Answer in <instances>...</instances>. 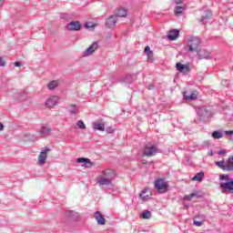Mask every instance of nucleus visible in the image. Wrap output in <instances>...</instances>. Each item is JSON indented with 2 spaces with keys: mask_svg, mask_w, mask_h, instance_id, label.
Here are the masks:
<instances>
[{
  "mask_svg": "<svg viewBox=\"0 0 233 233\" xmlns=\"http://www.w3.org/2000/svg\"><path fill=\"white\" fill-rule=\"evenodd\" d=\"M219 179V188L222 194H228V192L233 194V179H230L228 175H220Z\"/></svg>",
  "mask_w": 233,
  "mask_h": 233,
  "instance_id": "nucleus-2",
  "label": "nucleus"
},
{
  "mask_svg": "<svg viewBox=\"0 0 233 233\" xmlns=\"http://www.w3.org/2000/svg\"><path fill=\"white\" fill-rule=\"evenodd\" d=\"M64 216L67 221H79L81 219V216L74 210H66L64 212Z\"/></svg>",
  "mask_w": 233,
  "mask_h": 233,
  "instance_id": "nucleus-6",
  "label": "nucleus"
},
{
  "mask_svg": "<svg viewBox=\"0 0 233 233\" xmlns=\"http://www.w3.org/2000/svg\"><path fill=\"white\" fill-rule=\"evenodd\" d=\"M132 81H134V79L132 78V75H127L121 80L122 83H127L128 85H130V83H132Z\"/></svg>",
  "mask_w": 233,
  "mask_h": 233,
  "instance_id": "nucleus-31",
  "label": "nucleus"
},
{
  "mask_svg": "<svg viewBox=\"0 0 233 233\" xmlns=\"http://www.w3.org/2000/svg\"><path fill=\"white\" fill-rule=\"evenodd\" d=\"M48 152H50V148L48 147H44L39 156H38V164L40 166L45 165V163H46V157H48Z\"/></svg>",
  "mask_w": 233,
  "mask_h": 233,
  "instance_id": "nucleus-8",
  "label": "nucleus"
},
{
  "mask_svg": "<svg viewBox=\"0 0 233 233\" xmlns=\"http://www.w3.org/2000/svg\"><path fill=\"white\" fill-rule=\"evenodd\" d=\"M83 25L78 21H73L67 24L66 28L69 32H79Z\"/></svg>",
  "mask_w": 233,
  "mask_h": 233,
  "instance_id": "nucleus-10",
  "label": "nucleus"
},
{
  "mask_svg": "<svg viewBox=\"0 0 233 233\" xmlns=\"http://www.w3.org/2000/svg\"><path fill=\"white\" fill-rule=\"evenodd\" d=\"M59 103V96H51L46 101V108H54Z\"/></svg>",
  "mask_w": 233,
  "mask_h": 233,
  "instance_id": "nucleus-9",
  "label": "nucleus"
},
{
  "mask_svg": "<svg viewBox=\"0 0 233 233\" xmlns=\"http://www.w3.org/2000/svg\"><path fill=\"white\" fill-rule=\"evenodd\" d=\"M176 68L181 74H188V72H190V67H188V66L183 65L181 63H177Z\"/></svg>",
  "mask_w": 233,
  "mask_h": 233,
  "instance_id": "nucleus-14",
  "label": "nucleus"
},
{
  "mask_svg": "<svg viewBox=\"0 0 233 233\" xmlns=\"http://www.w3.org/2000/svg\"><path fill=\"white\" fill-rule=\"evenodd\" d=\"M211 136L213 139H221V137H223V133L219 130H216L213 131Z\"/></svg>",
  "mask_w": 233,
  "mask_h": 233,
  "instance_id": "nucleus-30",
  "label": "nucleus"
},
{
  "mask_svg": "<svg viewBox=\"0 0 233 233\" xmlns=\"http://www.w3.org/2000/svg\"><path fill=\"white\" fill-rule=\"evenodd\" d=\"M116 23H117V15H112L106 19V26H107V28H114Z\"/></svg>",
  "mask_w": 233,
  "mask_h": 233,
  "instance_id": "nucleus-13",
  "label": "nucleus"
},
{
  "mask_svg": "<svg viewBox=\"0 0 233 233\" xmlns=\"http://www.w3.org/2000/svg\"><path fill=\"white\" fill-rule=\"evenodd\" d=\"M144 52L147 56L149 61H154V53L150 50V46H146Z\"/></svg>",
  "mask_w": 233,
  "mask_h": 233,
  "instance_id": "nucleus-22",
  "label": "nucleus"
},
{
  "mask_svg": "<svg viewBox=\"0 0 233 233\" xmlns=\"http://www.w3.org/2000/svg\"><path fill=\"white\" fill-rule=\"evenodd\" d=\"M93 128L94 130H99L100 132H105V124L95 122L93 124Z\"/></svg>",
  "mask_w": 233,
  "mask_h": 233,
  "instance_id": "nucleus-25",
  "label": "nucleus"
},
{
  "mask_svg": "<svg viewBox=\"0 0 233 233\" xmlns=\"http://www.w3.org/2000/svg\"><path fill=\"white\" fill-rule=\"evenodd\" d=\"M187 52L191 54H199L201 50V40L198 36H189L187 41Z\"/></svg>",
  "mask_w": 233,
  "mask_h": 233,
  "instance_id": "nucleus-3",
  "label": "nucleus"
},
{
  "mask_svg": "<svg viewBox=\"0 0 233 233\" xmlns=\"http://www.w3.org/2000/svg\"><path fill=\"white\" fill-rule=\"evenodd\" d=\"M212 15V13H210V11H208L207 15L202 16L200 23H202L203 25H207V23H208V19H210Z\"/></svg>",
  "mask_w": 233,
  "mask_h": 233,
  "instance_id": "nucleus-29",
  "label": "nucleus"
},
{
  "mask_svg": "<svg viewBox=\"0 0 233 233\" xmlns=\"http://www.w3.org/2000/svg\"><path fill=\"white\" fill-rule=\"evenodd\" d=\"M15 66H17V67L22 66L21 62L19 61L15 62Z\"/></svg>",
  "mask_w": 233,
  "mask_h": 233,
  "instance_id": "nucleus-43",
  "label": "nucleus"
},
{
  "mask_svg": "<svg viewBox=\"0 0 233 233\" xmlns=\"http://www.w3.org/2000/svg\"><path fill=\"white\" fill-rule=\"evenodd\" d=\"M184 199L185 201H190V199H192V197L190 195H186L184 196Z\"/></svg>",
  "mask_w": 233,
  "mask_h": 233,
  "instance_id": "nucleus-39",
  "label": "nucleus"
},
{
  "mask_svg": "<svg viewBox=\"0 0 233 233\" xmlns=\"http://www.w3.org/2000/svg\"><path fill=\"white\" fill-rule=\"evenodd\" d=\"M57 86H59V82L57 80H53L48 84L47 88L48 90H56Z\"/></svg>",
  "mask_w": 233,
  "mask_h": 233,
  "instance_id": "nucleus-27",
  "label": "nucleus"
},
{
  "mask_svg": "<svg viewBox=\"0 0 233 233\" xmlns=\"http://www.w3.org/2000/svg\"><path fill=\"white\" fill-rule=\"evenodd\" d=\"M175 3H176V5H181L182 2H181V0H176Z\"/></svg>",
  "mask_w": 233,
  "mask_h": 233,
  "instance_id": "nucleus-47",
  "label": "nucleus"
},
{
  "mask_svg": "<svg viewBox=\"0 0 233 233\" xmlns=\"http://www.w3.org/2000/svg\"><path fill=\"white\" fill-rule=\"evenodd\" d=\"M95 219L97 225H105L106 223V219H105V217L99 211L95 212Z\"/></svg>",
  "mask_w": 233,
  "mask_h": 233,
  "instance_id": "nucleus-15",
  "label": "nucleus"
},
{
  "mask_svg": "<svg viewBox=\"0 0 233 233\" xmlns=\"http://www.w3.org/2000/svg\"><path fill=\"white\" fill-rule=\"evenodd\" d=\"M190 197H191V198H199V196H198V194H196V193H191Z\"/></svg>",
  "mask_w": 233,
  "mask_h": 233,
  "instance_id": "nucleus-45",
  "label": "nucleus"
},
{
  "mask_svg": "<svg viewBox=\"0 0 233 233\" xmlns=\"http://www.w3.org/2000/svg\"><path fill=\"white\" fill-rule=\"evenodd\" d=\"M203 177H205V173L203 171H200L198 173H197L193 177H192V181H203Z\"/></svg>",
  "mask_w": 233,
  "mask_h": 233,
  "instance_id": "nucleus-24",
  "label": "nucleus"
},
{
  "mask_svg": "<svg viewBox=\"0 0 233 233\" xmlns=\"http://www.w3.org/2000/svg\"><path fill=\"white\" fill-rule=\"evenodd\" d=\"M94 25H89L88 24L86 25V28H92Z\"/></svg>",
  "mask_w": 233,
  "mask_h": 233,
  "instance_id": "nucleus-48",
  "label": "nucleus"
},
{
  "mask_svg": "<svg viewBox=\"0 0 233 233\" xmlns=\"http://www.w3.org/2000/svg\"><path fill=\"white\" fill-rule=\"evenodd\" d=\"M3 6V0H0V8Z\"/></svg>",
  "mask_w": 233,
  "mask_h": 233,
  "instance_id": "nucleus-50",
  "label": "nucleus"
},
{
  "mask_svg": "<svg viewBox=\"0 0 233 233\" xmlns=\"http://www.w3.org/2000/svg\"><path fill=\"white\" fill-rule=\"evenodd\" d=\"M208 156H214V150L210 149L209 152L208 153Z\"/></svg>",
  "mask_w": 233,
  "mask_h": 233,
  "instance_id": "nucleus-44",
  "label": "nucleus"
},
{
  "mask_svg": "<svg viewBox=\"0 0 233 233\" xmlns=\"http://www.w3.org/2000/svg\"><path fill=\"white\" fill-rule=\"evenodd\" d=\"M114 179H116V171L111 168H106L102 170L96 177V185L100 187H112Z\"/></svg>",
  "mask_w": 233,
  "mask_h": 233,
  "instance_id": "nucleus-1",
  "label": "nucleus"
},
{
  "mask_svg": "<svg viewBox=\"0 0 233 233\" xmlns=\"http://www.w3.org/2000/svg\"><path fill=\"white\" fill-rule=\"evenodd\" d=\"M193 225L195 227H201L203 225V221H198V220H194L193 221Z\"/></svg>",
  "mask_w": 233,
  "mask_h": 233,
  "instance_id": "nucleus-36",
  "label": "nucleus"
},
{
  "mask_svg": "<svg viewBox=\"0 0 233 233\" xmlns=\"http://www.w3.org/2000/svg\"><path fill=\"white\" fill-rule=\"evenodd\" d=\"M97 48H99V45L97 44V42H93V44L84 51V57H88V56H92V54H94V52Z\"/></svg>",
  "mask_w": 233,
  "mask_h": 233,
  "instance_id": "nucleus-11",
  "label": "nucleus"
},
{
  "mask_svg": "<svg viewBox=\"0 0 233 233\" xmlns=\"http://www.w3.org/2000/svg\"><path fill=\"white\" fill-rule=\"evenodd\" d=\"M50 132H52V128H50V127L46 125H42L40 130L38 131V134L40 137L45 138L50 136Z\"/></svg>",
  "mask_w": 233,
  "mask_h": 233,
  "instance_id": "nucleus-12",
  "label": "nucleus"
},
{
  "mask_svg": "<svg viewBox=\"0 0 233 233\" xmlns=\"http://www.w3.org/2000/svg\"><path fill=\"white\" fill-rule=\"evenodd\" d=\"M196 112L198 117H207L208 116V111L205 107H197Z\"/></svg>",
  "mask_w": 233,
  "mask_h": 233,
  "instance_id": "nucleus-19",
  "label": "nucleus"
},
{
  "mask_svg": "<svg viewBox=\"0 0 233 233\" xmlns=\"http://www.w3.org/2000/svg\"><path fill=\"white\" fill-rule=\"evenodd\" d=\"M70 114H77V106L76 105H71L69 106Z\"/></svg>",
  "mask_w": 233,
  "mask_h": 233,
  "instance_id": "nucleus-33",
  "label": "nucleus"
},
{
  "mask_svg": "<svg viewBox=\"0 0 233 233\" xmlns=\"http://www.w3.org/2000/svg\"><path fill=\"white\" fill-rule=\"evenodd\" d=\"M5 130V125L0 122V132H3Z\"/></svg>",
  "mask_w": 233,
  "mask_h": 233,
  "instance_id": "nucleus-42",
  "label": "nucleus"
},
{
  "mask_svg": "<svg viewBox=\"0 0 233 233\" xmlns=\"http://www.w3.org/2000/svg\"><path fill=\"white\" fill-rule=\"evenodd\" d=\"M225 154H227V150H225V149L219 150V151L218 152V156H225Z\"/></svg>",
  "mask_w": 233,
  "mask_h": 233,
  "instance_id": "nucleus-38",
  "label": "nucleus"
},
{
  "mask_svg": "<svg viewBox=\"0 0 233 233\" xmlns=\"http://www.w3.org/2000/svg\"><path fill=\"white\" fill-rule=\"evenodd\" d=\"M77 163H84L86 168H91V167H94V163H92V161H90L89 158H86V157L77 158Z\"/></svg>",
  "mask_w": 233,
  "mask_h": 233,
  "instance_id": "nucleus-18",
  "label": "nucleus"
},
{
  "mask_svg": "<svg viewBox=\"0 0 233 233\" xmlns=\"http://www.w3.org/2000/svg\"><path fill=\"white\" fill-rule=\"evenodd\" d=\"M147 88L148 90H152L154 88V85L150 84Z\"/></svg>",
  "mask_w": 233,
  "mask_h": 233,
  "instance_id": "nucleus-46",
  "label": "nucleus"
},
{
  "mask_svg": "<svg viewBox=\"0 0 233 233\" xmlns=\"http://www.w3.org/2000/svg\"><path fill=\"white\" fill-rule=\"evenodd\" d=\"M150 196H151L150 189L146 188L141 191L139 198L141 201H148V199H150Z\"/></svg>",
  "mask_w": 233,
  "mask_h": 233,
  "instance_id": "nucleus-16",
  "label": "nucleus"
},
{
  "mask_svg": "<svg viewBox=\"0 0 233 233\" xmlns=\"http://www.w3.org/2000/svg\"><path fill=\"white\" fill-rule=\"evenodd\" d=\"M5 63L3 57H0V66H5Z\"/></svg>",
  "mask_w": 233,
  "mask_h": 233,
  "instance_id": "nucleus-40",
  "label": "nucleus"
},
{
  "mask_svg": "<svg viewBox=\"0 0 233 233\" xmlns=\"http://www.w3.org/2000/svg\"><path fill=\"white\" fill-rule=\"evenodd\" d=\"M142 163H145V160H142Z\"/></svg>",
  "mask_w": 233,
  "mask_h": 233,
  "instance_id": "nucleus-51",
  "label": "nucleus"
},
{
  "mask_svg": "<svg viewBox=\"0 0 233 233\" xmlns=\"http://www.w3.org/2000/svg\"><path fill=\"white\" fill-rule=\"evenodd\" d=\"M106 132H107V134H114V127H106Z\"/></svg>",
  "mask_w": 233,
  "mask_h": 233,
  "instance_id": "nucleus-37",
  "label": "nucleus"
},
{
  "mask_svg": "<svg viewBox=\"0 0 233 233\" xmlns=\"http://www.w3.org/2000/svg\"><path fill=\"white\" fill-rule=\"evenodd\" d=\"M140 218L142 219H150L152 218V212H150L149 210H144L140 215Z\"/></svg>",
  "mask_w": 233,
  "mask_h": 233,
  "instance_id": "nucleus-28",
  "label": "nucleus"
},
{
  "mask_svg": "<svg viewBox=\"0 0 233 233\" xmlns=\"http://www.w3.org/2000/svg\"><path fill=\"white\" fill-rule=\"evenodd\" d=\"M161 152L156 146L146 147L143 150V156L146 157H152L156 156V154H159Z\"/></svg>",
  "mask_w": 233,
  "mask_h": 233,
  "instance_id": "nucleus-7",
  "label": "nucleus"
},
{
  "mask_svg": "<svg viewBox=\"0 0 233 233\" xmlns=\"http://www.w3.org/2000/svg\"><path fill=\"white\" fill-rule=\"evenodd\" d=\"M127 14H128V11H127V9L120 8L116 11V14L115 15H116V17H127Z\"/></svg>",
  "mask_w": 233,
  "mask_h": 233,
  "instance_id": "nucleus-26",
  "label": "nucleus"
},
{
  "mask_svg": "<svg viewBox=\"0 0 233 233\" xmlns=\"http://www.w3.org/2000/svg\"><path fill=\"white\" fill-rule=\"evenodd\" d=\"M178 36H179V30L177 29H173L169 31L167 34V39H169L170 41H176Z\"/></svg>",
  "mask_w": 233,
  "mask_h": 233,
  "instance_id": "nucleus-17",
  "label": "nucleus"
},
{
  "mask_svg": "<svg viewBox=\"0 0 233 233\" xmlns=\"http://www.w3.org/2000/svg\"><path fill=\"white\" fill-rule=\"evenodd\" d=\"M155 188L163 194L168 190V184H167L164 178H158L155 180Z\"/></svg>",
  "mask_w": 233,
  "mask_h": 233,
  "instance_id": "nucleus-5",
  "label": "nucleus"
},
{
  "mask_svg": "<svg viewBox=\"0 0 233 233\" xmlns=\"http://www.w3.org/2000/svg\"><path fill=\"white\" fill-rule=\"evenodd\" d=\"M215 165L224 170L225 172H233V156L229 157L228 160H221L215 162Z\"/></svg>",
  "mask_w": 233,
  "mask_h": 233,
  "instance_id": "nucleus-4",
  "label": "nucleus"
},
{
  "mask_svg": "<svg viewBox=\"0 0 233 233\" xmlns=\"http://www.w3.org/2000/svg\"><path fill=\"white\" fill-rule=\"evenodd\" d=\"M26 98V92L21 91L18 93V101H25Z\"/></svg>",
  "mask_w": 233,
  "mask_h": 233,
  "instance_id": "nucleus-32",
  "label": "nucleus"
},
{
  "mask_svg": "<svg viewBox=\"0 0 233 233\" xmlns=\"http://www.w3.org/2000/svg\"><path fill=\"white\" fill-rule=\"evenodd\" d=\"M184 99H186V101H194V99H198V94L191 93L189 95H187V93H184Z\"/></svg>",
  "mask_w": 233,
  "mask_h": 233,
  "instance_id": "nucleus-23",
  "label": "nucleus"
},
{
  "mask_svg": "<svg viewBox=\"0 0 233 233\" xmlns=\"http://www.w3.org/2000/svg\"><path fill=\"white\" fill-rule=\"evenodd\" d=\"M199 59H208L210 57V52H208L207 49L199 50L198 53Z\"/></svg>",
  "mask_w": 233,
  "mask_h": 233,
  "instance_id": "nucleus-20",
  "label": "nucleus"
},
{
  "mask_svg": "<svg viewBox=\"0 0 233 233\" xmlns=\"http://www.w3.org/2000/svg\"><path fill=\"white\" fill-rule=\"evenodd\" d=\"M60 19H64L65 21H68L70 19V15L66 13H60Z\"/></svg>",
  "mask_w": 233,
  "mask_h": 233,
  "instance_id": "nucleus-35",
  "label": "nucleus"
},
{
  "mask_svg": "<svg viewBox=\"0 0 233 233\" xmlns=\"http://www.w3.org/2000/svg\"><path fill=\"white\" fill-rule=\"evenodd\" d=\"M187 9V5L185 4H182L181 5H177L174 9L175 15H179V14H182Z\"/></svg>",
  "mask_w": 233,
  "mask_h": 233,
  "instance_id": "nucleus-21",
  "label": "nucleus"
},
{
  "mask_svg": "<svg viewBox=\"0 0 233 233\" xmlns=\"http://www.w3.org/2000/svg\"><path fill=\"white\" fill-rule=\"evenodd\" d=\"M76 125L81 130H85V128H86V126L85 125V122H83V120H78Z\"/></svg>",
  "mask_w": 233,
  "mask_h": 233,
  "instance_id": "nucleus-34",
  "label": "nucleus"
},
{
  "mask_svg": "<svg viewBox=\"0 0 233 233\" xmlns=\"http://www.w3.org/2000/svg\"><path fill=\"white\" fill-rule=\"evenodd\" d=\"M197 218H205V215H198V216H197Z\"/></svg>",
  "mask_w": 233,
  "mask_h": 233,
  "instance_id": "nucleus-49",
  "label": "nucleus"
},
{
  "mask_svg": "<svg viewBox=\"0 0 233 233\" xmlns=\"http://www.w3.org/2000/svg\"><path fill=\"white\" fill-rule=\"evenodd\" d=\"M226 136H233V130L225 131Z\"/></svg>",
  "mask_w": 233,
  "mask_h": 233,
  "instance_id": "nucleus-41",
  "label": "nucleus"
}]
</instances>
